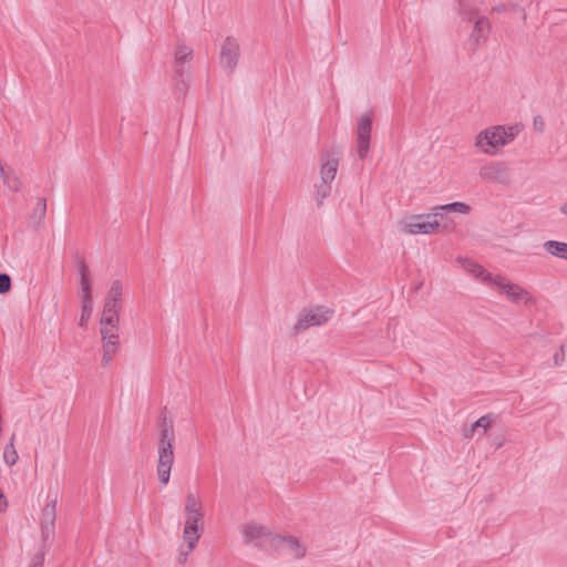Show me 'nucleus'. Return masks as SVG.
Returning a JSON list of instances; mask_svg holds the SVG:
<instances>
[{"label": "nucleus", "instance_id": "obj_1", "mask_svg": "<svg viewBox=\"0 0 567 567\" xmlns=\"http://www.w3.org/2000/svg\"><path fill=\"white\" fill-rule=\"evenodd\" d=\"M175 441V434L173 429V421L166 416L163 417L159 432L158 443V458H157V476L163 485L169 482L171 470L174 463V450L173 444Z\"/></svg>", "mask_w": 567, "mask_h": 567}, {"label": "nucleus", "instance_id": "obj_2", "mask_svg": "<svg viewBox=\"0 0 567 567\" xmlns=\"http://www.w3.org/2000/svg\"><path fill=\"white\" fill-rule=\"evenodd\" d=\"M518 126L496 125L480 132L475 146L486 155H495L502 147L509 144L518 134Z\"/></svg>", "mask_w": 567, "mask_h": 567}, {"label": "nucleus", "instance_id": "obj_3", "mask_svg": "<svg viewBox=\"0 0 567 567\" xmlns=\"http://www.w3.org/2000/svg\"><path fill=\"white\" fill-rule=\"evenodd\" d=\"M184 515L183 539L199 540L204 526V508L202 499L193 492L186 495Z\"/></svg>", "mask_w": 567, "mask_h": 567}, {"label": "nucleus", "instance_id": "obj_4", "mask_svg": "<svg viewBox=\"0 0 567 567\" xmlns=\"http://www.w3.org/2000/svg\"><path fill=\"white\" fill-rule=\"evenodd\" d=\"M243 544L262 550H271L276 534L267 526L255 520L241 526Z\"/></svg>", "mask_w": 567, "mask_h": 567}, {"label": "nucleus", "instance_id": "obj_5", "mask_svg": "<svg viewBox=\"0 0 567 567\" xmlns=\"http://www.w3.org/2000/svg\"><path fill=\"white\" fill-rule=\"evenodd\" d=\"M496 288L502 295H504L507 300L516 306H526L535 303V299L533 295L522 287L518 284L512 282L502 275H497L493 286Z\"/></svg>", "mask_w": 567, "mask_h": 567}, {"label": "nucleus", "instance_id": "obj_6", "mask_svg": "<svg viewBox=\"0 0 567 567\" xmlns=\"http://www.w3.org/2000/svg\"><path fill=\"white\" fill-rule=\"evenodd\" d=\"M373 113L368 111L361 114L355 125V152L360 159H364L370 150Z\"/></svg>", "mask_w": 567, "mask_h": 567}, {"label": "nucleus", "instance_id": "obj_7", "mask_svg": "<svg viewBox=\"0 0 567 567\" xmlns=\"http://www.w3.org/2000/svg\"><path fill=\"white\" fill-rule=\"evenodd\" d=\"M439 216H441V214L435 210L427 215L411 216L402 223L403 230L409 235L432 234L440 226L437 220Z\"/></svg>", "mask_w": 567, "mask_h": 567}, {"label": "nucleus", "instance_id": "obj_8", "mask_svg": "<svg viewBox=\"0 0 567 567\" xmlns=\"http://www.w3.org/2000/svg\"><path fill=\"white\" fill-rule=\"evenodd\" d=\"M333 315V310L318 306L311 309H305L300 312L299 318L295 324L296 331L306 330L310 327L321 326L328 322Z\"/></svg>", "mask_w": 567, "mask_h": 567}, {"label": "nucleus", "instance_id": "obj_9", "mask_svg": "<svg viewBox=\"0 0 567 567\" xmlns=\"http://www.w3.org/2000/svg\"><path fill=\"white\" fill-rule=\"evenodd\" d=\"M271 550L278 554L288 555L295 559H300L306 555V547L297 537L281 536L276 534Z\"/></svg>", "mask_w": 567, "mask_h": 567}, {"label": "nucleus", "instance_id": "obj_10", "mask_svg": "<svg viewBox=\"0 0 567 567\" xmlns=\"http://www.w3.org/2000/svg\"><path fill=\"white\" fill-rule=\"evenodd\" d=\"M56 497H48L41 514V535L43 546L53 538L55 524Z\"/></svg>", "mask_w": 567, "mask_h": 567}, {"label": "nucleus", "instance_id": "obj_11", "mask_svg": "<svg viewBox=\"0 0 567 567\" xmlns=\"http://www.w3.org/2000/svg\"><path fill=\"white\" fill-rule=\"evenodd\" d=\"M239 59V44L234 38L228 37L221 45L219 62L227 73H231Z\"/></svg>", "mask_w": 567, "mask_h": 567}, {"label": "nucleus", "instance_id": "obj_12", "mask_svg": "<svg viewBox=\"0 0 567 567\" xmlns=\"http://www.w3.org/2000/svg\"><path fill=\"white\" fill-rule=\"evenodd\" d=\"M456 262L471 276H473L475 279L481 280L483 284L492 287L495 279L497 278V275H493L488 272L482 265L477 264L476 261L464 258V257H457Z\"/></svg>", "mask_w": 567, "mask_h": 567}, {"label": "nucleus", "instance_id": "obj_13", "mask_svg": "<svg viewBox=\"0 0 567 567\" xmlns=\"http://www.w3.org/2000/svg\"><path fill=\"white\" fill-rule=\"evenodd\" d=\"M193 51L185 44L177 47L175 52V74L179 80L184 81V75L188 72L187 64L192 60Z\"/></svg>", "mask_w": 567, "mask_h": 567}, {"label": "nucleus", "instance_id": "obj_14", "mask_svg": "<svg viewBox=\"0 0 567 567\" xmlns=\"http://www.w3.org/2000/svg\"><path fill=\"white\" fill-rule=\"evenodd\" d=\"M339 167V159L328 153L320 156V179L332 183L336 178Z\"/></svg>", "mask_w": 567, "mask_h": 567}, {"label": "nucleus", "instance_id": "obj_15", "mask_svg": "<svg viewBox=\"0 0 567 567\" xmlns=\"http://www.w3.org/2000/svg\"><path fill=\"white\" fill-rule=\"evenodd\" d=\"M506 173L507 167L503 163H489L480 168V177L487 182H502Z\"/></svg>", "mask_w": 567, "mask_h": 567}, {"label": "nucleus", "instance_id": "obj_16", "mask_svg": "<svg viewBox=\"0 0 567 567\" xmlns=\"http://www.w3.org/2000/svg\"><path fill=\"white\" fill-rule=\"evenodd\" d=\"M491 30L489 21L487 18L480 16L475 19L474 28L470 35V41L475 45L480 47L486 41Z\"/></svg>", "mask_w": 567, "mask_h": 567}, {"label": "nucleus", "instance_id": "obj_17", "mask_svg": "<svg viewBox=\"0 0 567 567\" xmlns=\"http://www.w3.org/2000/svg\"><path fill=\"white\" fill-rule=\"evenodd\" d=\"M79 275H80V287H81V302L93 305L92 295H91V284H90V270L87 266L81 261L79 264Z\"/></svg>", "mask_w": 567, "mask_h": 567}, {"label": "nucleus", "instance_id": "obj_18", "mask_svg": "<svg viewBox=\"0 0 567 567\" xmlns=\"http://www.w3.org/2000/svg\"><path fill=\"white\" fill-rule=\"evenodd\" d=\"M123 307L103 303V311L100 323H105L111 327L120 326V312Z\"/></svg>", "mask_w": 567, "mask_h": 567}, {"label": "nucleus", "instance_id": "obj_19", "mask_svg": "<svg viewBox=\"0 0 567 567\" xmlns=\"http://www.w3.org/2000/svg\"><path fill=\"white\" fill-rule=\"evenodd\" d=\"M123 284L116 279L112 281L104 299V303L123 307Z\"/></svg>", "mask_w": 567, "mask_h": 567}, {"label": "nucleus", "instance_id": "obj_20", "mask_svg": "<svg viewBox=\"0 0 567 567\" xmlns=\"http://www.w3.org/2000/svg\"><path fill=\"white\" fill-rule=\"evenodd\" d=\"M549 255L567 260V243L558 240H547L543 245Z\"/></svg>", "mask_w": 567, "mask_h": 567}, {"label": "nucleus", "instance_id": "obj_21", "mask_svg": "<svg viewBox=\"0 0 567 567\" xmlns=\"http://www.w3.org/2000/svg\"><path fill=\"white\" fill-rule=\"evenodd\" d=\"M102 363L109 365L118 350V341H102Z\"/></svg>", "mask_w": 567, "mask_h": 567}, {"label": "nucleus", "instance_id": "obj_22", "mask_svg": "<svg viewBox=\"0 0 567 567\" xmlns=\"http://www.w3.org/2000/svg\"><path fill=\"white\" fill-rule=\"evenodd\" d=\"M198 540L183 539V544L179 546L177 563L185 565L190 553L196 548Z\"/></svg>", "mask_w": 567, "mask_h": 567}, {"label": "nucleus", "instance_id": "obj_23", "mask_svg": "<svg viewBox=\"0 0 567 567\" xmlns=\"http://www.w3.org/2000/svg\"><path fill=\"white\" fill-rule=\"evenodd\" d=\"M16 435L12 434L9 443L6 445L3 451V461L8 466H13L18 462V452L14 447Z\"/></svg>", "mask_w": 567, "mask_h": 567}, {"label": "nucleus", "instance_id": "obj_24", "mask_svg": "<svg viewBox=\"0 0 567 567\" xmlns=\"http://www.w3.org/2000/svg\"><path fill=\"white\" fill-rule=\"evenodd\" d=\"M100 326L102 341H118V327H111L105 323H100Z\"/></svg>", "mask_w": 567, "mask_h": 567}, {"label": "nucleus", "instance_id": "obj_25", "mask_svg": "<svg viewBox=\"0 0 567 567\" xmlns=\"http://www.w3.org/2000/svg\"><path fill=\"white\" fill-rule=\"evenodd\" d=\"M47 213V202L44 198H39L32 214L33 223L39 226Z\"/></svg>", "mask_w": 567, "mask_h": 567}, {"label": "nucleus", "instance_id": "obj_26", "mask_svg": "<svg viewBox=\"0 0 567 567\" xmlns=\"http://www.w3.org/2000/svg\"><path fill=\"white\" fill-rule=\"evenodd\" d=\"M434 210L437 213H439V210H447V212L466 214L470 212V206L464 203H461V202H454L451 204L437 206L434 208Z\"/></svg>", "mask_w": 567, "mask_h": 567}, {"label": "nucleus", "instance_id": "obj_27", "mask_svg": "<svg viewBox=\"0 0 567 567\" xmlns=\"http://www.w3.org/2000/svg\"><path fill=\"white\" fill-rule=\"evenodd\" d=\"M331 193V183L322 182L320 179V184L316 185V198L318 203H322L324 198H327Z\"/></svg>", "mask_w": 567, "mask_h": 567}, {"label": "nucleus", "instance_id": "obj_28", "mask_svg": "<svg viewBox=\"0 0 567 567\" xmlns=\"http://www.w3.org/2000/svg\"><path fill=\"white\" fill-rule=\"evenodd\" d=\"M493 416L491 414H486L481 416L477 421H475L472 426L476 430L482 429L483 432L481 436L484 435L485 431L491 426Z\"/></svg>", "mask_w": 567, "mask_h": 567}, {"label": "nucleus", "instance_id": "obj_29", "mask_svg": "<svg viewBox=\"0 0 567 567\" xmlns=\"http://www.w3.org/2000/svg\"><path fill=\"white\" fill-rule=\"evenodd\" d=\"M93 312V305L82 303V312L79 324L84 327Z\"/></svg>", "mask_w": 567, "mask_h": 567}, {"label": "nucleus", "instance_id": "obj_30", "mask_svg": "<svg viewBox=\"0 0 567 567\" xmlns=\"http://www.w3.org/2000/svg\"><path fill=\"white\" fill-rule=\"evenodd\" d=\"M11 288V278L7 274H0V293H7Z\"/></svg>", "mask_w": 567, "mask_h": 567}, {"label": "nucleus", "instance_id": "obj_31", "mask_svg": "<svg viewBox=\"0 0 567 567\" xmlns=\"http://www.w3.org/2000/svg\"><path fill=\"white\" fill-rule=\"evenodd\" d=\"M44 551L41 550L39 553H37L32 559H31V563H30V566L29 567H42L43 566V563H44Z\"/></svg>", "mask_w": 567, "mask_h": 567}, {"label": "nucleus", "instance_id": "obj_32", "mask_svg": "<svg viewBox=\"0 0 567 567\" xmlns=\"http://www.w3.org/2000/svg\"><path fill=\"white\" fill-rule=\"evenodd\" d=\"M4 185L11 190H18L20 188L21 183L16 176H11L9 174V182L4 183Z\"/></svg>", "mask_w": 567, "mask_h": 567}, {"label": "nucleus", "instance_id": "obj_33", "mask_svg": "<svg viewBox=\"0 0 567 567\" xmlns=\"http://www.w3.org/2000/svg\"><path fill=\"white\" fill-rule=\"evenodd\" d=\"M534 128L538 132H543L545 127V122L542 116L537 115L534 117Z\"/></svg>", "mask_w": 567, "mask_h": 567}, {"label": "nucleus", "instance_id": "obj_34", "mask_svg": "<svg viewBox=\"0 0 567 567\" xmlns=\"http://www.w3.org/2000/svg\"><path fill=\"white\" fill-rule=\"evenodd\" d=\"M0 178L3 181V183L9 182V173L4 169V167L0 164Z\"/></svg>", "mask_w": 567, "mask_h": 567}, {"label": "nucleus", "instance_id": "obj_35", "mask_svg": "<svg viewBox=\"0 0 567 567\" xmlns=\"http://www.w3.org/2000/svg\"><path fill=\"white\" fill-rule=\"evenodd\" d=\"M476 431H477V430H476V429H474V427L471 425V427H468L467 430H465V432H464V437H465V439H472V437L474 436V434H475V432H476Z\"/></svg>", "mask_w": 567, "mask_h": 567}, {"label": "nucleus", "instance_id": "obj_36", "mask_svg": "<svg viewBox=\"0 0 567 567\" xmlns=\"http://www.w3.org/2000/svg\"><path fill=\"white\" fill-rule=\"evenodd\" d=\"M554 360H555V364L556 365H560L561 364V361L564 360V355L563 354H559L558 352L555 353L554 355Z\"/></svg>", "mask_w": 567, "mask_h": 567}, {"label": "nucleus", "instance_id": "obj_37", "mask_svg": "<svg viewBox=\"0 0 567 567\" xmlns=\"http://www.w3.org/2000/svg\"><path fill=\"white\" fill-rule=\"evenodd\" d=\"M559 212L567 217V202L563 203L559 207Z\"/></svg>", "mask_w": 567, "mask_h": 567}]
</instances>
